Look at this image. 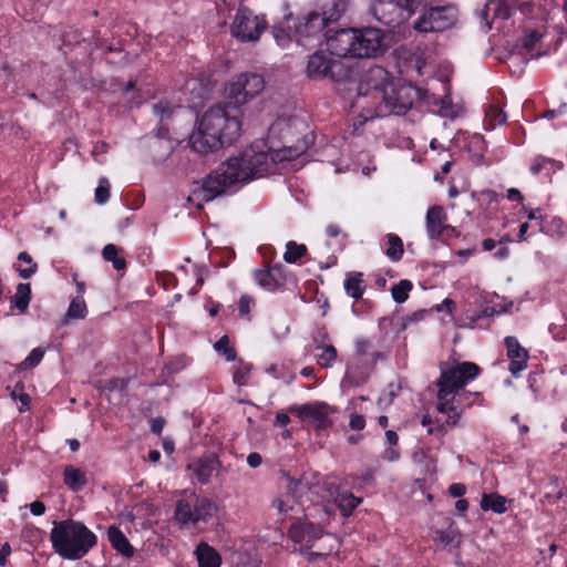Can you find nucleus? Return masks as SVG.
I'll list each match as a JSON object with an SVG mask.
<instances>
[{"mask_svg": "<svg viewBox=\"0 0 567 567\" xmlns=\"http://www.w3.org/2000/svg\"><path fill=\"white\" fill-rule=\"evenodd\" d=\"M122 93L126 96V105L131 109L140 106L144 101L141 91L136 89V82L133 80L125 84Z\"/></svg>", "mask_w": 567, "mask_h": 567, "instance_id": "nucleus-39", "label": "nucleus"}, {"mask_svg": "<svg viewBox=\"0 0 567 567\" xmlns=\"http://www.w3.org/2000/svg\"><path fill=\"white\" fill-rule=\"evenodd\" d=\"M373 348V343L370 339H359L355 342V352L359 355L370 354V350ZM374 360L383 358V354L379 351L371 352Z\"/></svg>", "mask_w": 567, "mask_h": 567, "instance_id": "nucleus-44", "label": "nucleus"}, {"mask_svg": "<svg viewBox=\"0 0 567 567\" xmlns=\"http://www.w3.org/2000/svg\"><path fill=\"white\" fill-rule=\"evenodd\" d=\"M240 116L241 110L231 102L210 107L189 136L192 150L205 155L233 144L240 136Z\"/></svg>", "mask_w": 567, "mask_h": 567, "instance_id": "nucleus-4", "label": "nucleus"}, {"mask_svg": "<svg viewBox=\"0 0 567 567\" xmlns=\"http://www.w3.org/2000/svg\"><path fill=\"white\" fill-rule=\"evenodd\" d=\"M550 163H551V158H548V157H545L542 155L536 156L530 166L532 174L537 175V174L542 173L543 171H547V174L549 175L550 173H549L548 164H550Z\"/></svg>", "mask_w": 567, "mask_h": 567, "instance_id": "nucleus-49", "label": "nucleus"}, {"mask_svg": "<svg viewBox=\"0 0 567 567\" xmlns=\"http://www.w3.org/2000/svg\"><path fill=\"white\" fill-rule=\"evenodd\" d=\"M440 377L436 386V410L445 415L443 424L430 429L429 434L442 437L447 427L458 425L464 411L473 405H483L481 392H471L465 386L482 372L480 365L471 361H442L439 364Z\"/></svg>", "mask_w": 567, "mask_h": 567, "instance_id": "nucleus-2", "label": "nucleus"}, {"mask_svg": "<svg viewBox=\"0 0 567 567\" xmlns=\"http://www.w3.org/2000/svg\"><path fill=\"white\" fill-rule=\"evenodd\" d=\"M326 235L329 238L337 239L340 246H344L348 240V234L337 224H329L326 227Z\"/></svg>", "mask_w": 567, "mask_h": 567, "instance_id": "nucleus-47", "label": "nucleus"}, {"mask_svg": "<svg viewBox=\"0 0 567 567\" xmlns=\"http://www.w3.org/2000/svg\"><path fill=\"white\" fill-rule=\"evenodd\" d=\"M456 10L451 6L432 7L425 10L414 22L419 32H442L454 25Z\"/></svg>", "mask_w": 567, "mask_h": 567, "instance_id": "nucleus-12", "label": "nucleus"}, {"mask_svg": "<svg viewBox=\"0 0 567 567\" xmlns=\"http://www.w3.org/2000/svg\"><path fill=\"white\" fill-rule=\"evenodd\" d=\"M357 39L352 47V58H377L385 51L384 32L378 28L355 29Z\"/></svg>", "mask_w": 567, "mask_h": 567, "instance_id": "nucleus-13", "label": "nucleus"}, {"mask_svg": "<svg viewBox=\"0 0 567 567\" xmlns=\"http://www.w3.org/2000/svg\"><path fill=\"white\" fill-rule=\"evenodd\" d=\"M324 534L326 532L320 524L300 517L288 528L289 538L295 544L300 545V553L306 555L309 563L326 558L338 547V540L333 538L334 544L322 546L319 551L311 550L315 543L321 539Z\"/></svg>", "mask_w": 567, "mask_h": 567, "instance_id": "nucleus-6", "label": "nucleus"}, {"mask_svg": "<svg viewBox=\"0 0 567 567\" xmlns=\"http://www.w3.org/2000/svg\"><path fill=\"white\" fill-rule=\"evenodd\" d=\"M82 39L83 38L78 30H70L64 32V34L62 35V43L64 45H72L75 43H80Z\"/></svg>", "mask_w": 567, "mask_h": 567, "instance_id": "nucleus-54", "label": "nucleus"}, {"mask_svg": "<svg viewBox=\"0 0 567 567\" xmlns=\"http://www.w3.org/2000/svg\"><path fill=\"white\" fill-rule=\"evenodd\" d=\"M110 198V184L107 179L103 178L100 181L99 186L95 188V202L104 204Z\"/></svg>", "mask_w": 567, "mask_h": 567, "instance_id": "nucleus-50", "label": "nucleus"}, {"mask_svg": "<svg viewBox=\"0 0 567 567\" xmlns=\"http://www.w3.org/2000/svg\"><path fill=\"white\" fill-rule=\"evenodd\" d=\"M31 300V286L30 284H19L17 286L16 295L12 297L13 306L20 310L25 311Z\"/></svg>", "mask_w": 567, "mask_h": 567, "instance_id": "nucleus-37", "label": "nucleus"}, {"mask_svg": "<svg viewBox=\"0 0 567 567\" xmlns=\"http://www.w3.org/2000/svg\"><path fill=\"white\" fill-rule=\"evenodd\" d=\"M187 467L193 471L200 484H207L221 467V462L216 454L209 453L195 460Z\"/></svg>", "mask_w": 567, "mask_h": 567, "instance_id": "nucleus-20", "label": "nucleus"}, {"mask_svg": "<svg viewBox=\"0 0 567 567\" xmlns=\"http://www.w3.org/2000/svg\"><path fill=\"white\" fill-rule=\"evenodd\" d=\"M63 482L70 491L81 492L87 484L86 473L73 465H66L63 470Z\"/></svg>", "mask_w": 567, "mask_h": 567, "instance_id": "nucleus-26", "label": "nucleus"}, {"mask_svg": "<svg viewBox=\"0 0 567 567\" xmlns=\"http://www.w3.org/2000/svg\"><path fill=\"white\" fill-rule=\"evenodd\" d=\"M507 198L509 200H516V202H519V203H523V200H524L523 194L519 192V189L514 188V187L509 188L507 190Z\"/></svg>", "mask_w": 567, "mask_h": 567, "instance_id": "nucleus-64", "label": "nucleus"}, {"mask_svg": "<svg viewBox=\"0 0 567 567\" xmlns=\"http://www.w3.org/2000/svg\"><path fill=\"white\" fill-rule=\"evenodd\" d=\"M271 507L277 511L281 522L287 519H297L298 515L302 512L300 502L287 488L286 494L275 497L271 502Z\"/></svg>", "mask_w": 567, "mask_h": 567, "instance_id": "nucleus-21", "label": "nucleus"}, {"mask_svg": "<svg viewBox=\"0 0 567 567\" xmlns=\"http://www.w3.org/2000/svg\"><path fill=\"white\" fill-rule=\"evenodd\" d=\"M449 493L452 497L461 498L466 493V486L462 483H453L449 487Z\"/></svg>", "mask_w": 567, "mask_h": 567, "instance_id": "nucleus-58", "label": "nucleus"}, {"mask_svg": "<svg viewBox=\"0 0 567 567\" xmlns=\"http://www.w3.org/2000/svg\"><path fill=\"white\" fill-rule=\"evenodd\" d=\"M497 313V310L494 307L487 306L483 310L476 312L471 317L472 322H476L483 318H491Z\"/></svg>", "mask_w": 567, "mask_h": 567, "instance_id": "nucleus-57", "label": "nucleus"}, {"mask_svg": "<svg viewBox=\"0 0 567 567\" xmlns=\"http://www.w3.org/2000/svg\"><path fill=\"white\" fill-rule=\"evenodd\" d=\"M458 236V230L454 226L446 224L441 230L440 238L437 240L446 241L453 238H457Z\"/></svg>", "mask_w": 567, "mask_h": 567, "instance_id": "nucleus-56", "label": "nucleus"}, {"mask_svg": "<svg viewBox=\"0 0 567 567\" xmlns=\"http://www.w3.org/2000/svg\"><path fill=\"white\" fill-rule=\"evenodd\" d=\"M507 115L498 105L491 104L485 110V125L487 130H493L506 122Z\"/></svg>", "mask_w": 567, "mask_h": 567, "instance_id": "nucleus-36", "label": "nucleus"}, {"mask_svg": "<svg viewBox=\"0 0 567 567\" xmlns=\"http://www.w3.org/2000/svg\"><path fill=\"white\" fill-rule=\"evenodd\" d=\"M164 423V419L162 417L153 419L151 423V431L159 435L163 431Z\"/></svg>", "mask_w": 567, "mask_h": 567, "instance_id": "nucleus-63", "label": "nucleus"}, {"mask_svg": "<svg viewBox=\"0 0 567 567\" xmlns=\"http://www.w3.org/2000/svg\"><path fill=\"white\" fill-rule=\"evenodd\" d=\"M2 70L6 72V83L14 84L25 83L29 81L31 65L29 63H9L3 62Z\"/></svg>", "mask_w": 567, "mask_h": 567, "instance_id": "nucleus-27", "label": "nucleus"}, {"mask_svg": "<svg viewBox=\"0 0 567 567\" xmlns=\"http://www.w3.org/2000/svg\"><path fill=\"white\" fill-rule=\"evenodd\" d=\"M118 254L120 249L113 244H107L102 250L104 260L112 262L116 270H124L126 268V261Z\"/></svg>", "mask_w": 567, "mask_h": 567, "instance_id": "nucleus-38", "label": "nucleus"}, {"mask_svg": "<svg viewBox=\"0 0 567 567\" xmlns=\"http://www.w3.org/2000/svg\"><path fill=\"white\" fill-rule=\"evenodd\" d=\"M173 105L167 100H161L153 105V112L161 121L167 120L173 114Z\"/></svg>", "mask_w": 567, "mask_h": 567, "instance_id": "nucleus-46", "label": "nucleus"}, {"mask_svg": "<svg viewBox=\"0 0 567 567\" xmlns=\"http://www.w3.org/2000/svg\"><path fill=\"white\" fill-rule=\"evenodd\" d=\"M515 7V0H488L482 11V19L485 20L488 29L495 19L507 20L511 18Z\"/></svg>", "mask_w": 567, "mask_h": 567, "instance_id": "nucleus-22", "label": "nucleus"}, {"mask_svg": "<svg viewBox=\"0 0 567 567\" xmlns=\"http://www.w3.org/2000/svg\"><path fill=\"white\" fill-rule=\"evenodd\" d=\"M330 30L324 23L320 12L311 11L302 18V21L296 27V34L298 41L308 38H323L326 40V33Z\"/></svg>", "mask_w": 567, "mask_h": 567, "instance_id": "nucleus-18", "label": "nucleus"}, {"mask_svg": "<svg viewBox=\"0 0 567 567\" xmlns=\"http://www.w3.org/2000/svg\"><path fill=\"white\" fill-rule=\"evenodd\" d=\"M262 463V457L259 453L257 452H251L248 454L247 456V464L252 467V468H256L258 466H260Z\"/></svg>", "mask_w": 567, "mask_h": 567, "instance_id": "nucleus-62", "label": "nucleus"}, {"mask_svg": "<svg viewBox=\"0 0 567 567\" xmlns=\"http://www.w3.org/2000/svg\"><path fill=\"white\" fill-rule=\"evenodd\" d=\"M305 128V123L296 116L278 117L270 125L267 135L269 148L277 152L276 157L254 147L245 150L238 156L229 158L223 172L209 174L200 183H194L187 200L197 209H203L205 203L214 200L231 186L274 172L277 159L291 161L300 156L309 146Z\"/></svg>", "mask_w": 567, "mask_h": 567, "instance_id": "nucleus-1", "label": "nucleus"}, {"mask_svg": "<svg viewBox=\"0 0 567 567\" xmlns=\"http://www.w3.org/2000/svg\"><path fill=\"white\" fill-rule=\"evenodd\" d=\"M52 549L61 558L80 560L97 546V536L83 522L54 520L50 532Z\"/></svg>", "mask_w": 567, "mask_h": 567, "instance_id": "nucleus-5", "label": "nucleus"}, {"mask_svg": "<svg viewBox=\"0 0 567 567\" xmlns=\"http://www.w3.org/2000/svg\"><path fill=\"white\" fill-rule=\"evenodd\" d=\"M506 497L498 493L484 494L481 501V508L483 511H492L496 514H504L507 512Z\"/></svg>", "mask_w": 567, "mask_h": 567, "instance_id": "nucleus-33", "label": "nucleus"}, {"mask_svg": "<svg viewBox=\"0 0 567 567\" xmlns=\"http://www.w3.org/2000/svg\"><path fill=\"white\" fill-rule=\"evenodd\" d=\"M419 6V0H377L372 13L382 24L395 28L408 21Z\"/></svg>", "mask_w": 567, "mask_h": 567, "instance_id": "nucleus-9", "label": "nucleus"}, {"mask_svg": "<svg viewBox=\"0 0 567 567\" xmlns=\"http://www.w3.org/2000/svg\"><path fill=\"white\" fill-rule=\"evenodd\" d=\"M198 567H220L221 557L219 553L205 542L197 545L195 549Z\"/></svg>", "mask_w": 567, "mask_h": 567, "instance_id": "nucleus-25", "label": "nucleus"}, {"mask_svg": "<svg viewBox=\"0 0 567 567\" xmlns=\"http://www.w3.org/2000/svg\"><path fill=\"white\" fill-rule=\"evenodd\" d=\"M214 349L220 355H224L228 362L235 361L237 358L236 349L230 344V340L226 334L215 342Z\"/></svg>", "mask_w": 567, "mask_h": 567, "instance_id": "nucleus-42", "label": "nucleus"}, {"mask_svg": "<svg viewBox=\"0 0 567 567\" xmlns=\"http://www.w3.org/2000/svg\"><path fill=\"white\" fill-rule=\"evenodd\" d=\"M346 0H332L324 7V10L320 13L324 23L328 28H332V24L337 23L347 10Z\"/></svg>", "mask_w": 567, "mask_h": 567, "instance_id": "nucleus-29", "label": "nucleus"}, {"mask_svg": "<svg viewBox=\"0 0 567 567\" xmlns=\"http://www.w3.org/2000/svg\"><path fill=\"white\" fill-rule=\"evenodd\" d=\"M415 96L412 84L394 80L384 68L377 65L368 70L364 81L360 83L357 103L365 109V118L384 117L405 114Z\"/></svg>", "mask_w": 567, "mask_h": 567, "instance_id": "nucleus-3", "label": "nucleus"}, {"mask_svg": "<svg viewBox=\"0 0 567 567\" xmlns=\"http://www.w3.org/2000/svg\"><path fill=\"white\" fill-rule=\"evenodd\" d=\"M249 372H250V367H248V365L238 368L234 372V382L237 385H245L247 383V378H248Z\"/></svg>", "mask_w": 567, "mask_h": 567, "instance_id": "nucleus-55", "label": "nucleus"}, {"mask_svg": "<svg viewBox=\"0 0 567 567\" xmlns=\"http://www.w3.org/2000/svg\"><path fill=\"white\" fill-rule=\"evenodd\" d=\"M317 363L321 368H331L337 360L338 352L332 344H317L316 346Z\"/></svg>", "mask_w": 567, "mask_h": 567, "instance_id": "nucleus-34", "label": "nucleus"}, {"mask_svg": "<svg viewBox=\"0 0 567 567\" xmlns=\"http://www.w3.org/2000/svg\"><path fill=\"white\" fill-rule=\"evenodd\" d=\"M346 293L359 300L362 298L365 291V285L363 280V274L359 271L348 272L343 282Z\"/></svg>", "mask_w": 567, "mask_h": 567, "instance_id": "nucleus-28", "label": "nucleus"}, {"mask_svg": "<svg viewBox=\"0 0 567 567\" xmlns=\"http://www.w3.org/2000/svg\"><path fill=\"white\" fill-rule=\"evenodd\" d=\"M254 299L248 295H243L238 301V312L241 318H247L250 313V307Z\"/></svg>", "mask_w": 567, "mask_h": 567, "instance_id": "nucleus-52", "label": "nucleus"}, {"mask_svg": "<svg viewBox=\"0 0 567 567\" xmlns=\"http://www.w3.org/2000/svg\"><path fill=\"white\" fill-rule=\"evenodd\" d=\"M361 502L362 498L354 496L351 492H340L334 498L336 505L344 517L351 516Z\"/></svg>", "mask_w": 567, "mask_h": 567, "instance_id": "nucleus-31", "label": "nucleus"}, {"mask_svg": "<svg viewBox=\"0 0 567 567\" xmlns=\"http://www.w3.org/2000/svg\"><path fill=\"white\" fill-rule=\"evenodd\" d=\"M522 210L526 212L527 220H544L543 216L540 215V208H529L523 205Z\"/></svg>", "mask_w": 567, "mask_h": 567, "instance_id": "nucleus-59", "label": "nucleus"}, {"mask_svg": "<svg viewBox=\"0 0 567 567\" xmlns=\"http://www.w3.org/2000/svg\"><path fill=\"white\" fill-rule=\"evenodd\" d=\"M540 39L542 34L536 30H533L523 37L522 47L527 51H532L540 41Z\"/></svg>", "mask_w": 567, "mask_h": 567, "instance_id": "nucleus-51", "label": "nucleus"}, {"mask_svg": "<svg viewBox=\"0 0 567 567\" xmlns=\"http://www.w3.org/2000/svg\"><path fill=\"white\" fill-rule=\"evenodd\" d=\"M289 411L301 420H309L316 429L326 430L332 426L330 414L334 413L336 409L326 402H313L292 405Z\"/></svg>", "mask_w": 567, "mask_h": 567, "instance_id": "nucleus-14", "label": "nucleus"}, {"mask_svg": "<svg viewBox=\"0 0 567 567\" xmlns=\"http://www.w3.org/2000/svg\"><path fill=\"white\" fill-rule=\"evenodd\" d=\"M267 28V21L264 17L255 16L254 12L239 6L230 27L231 34L243 41H257Z\"/></svg>", "mask_w": 567, "mask_h": 567, "instance_id": "nucleus-10", "label": "nucleus"}, {"mask_svg": "<svg viewBox=\"0 0 567 567\" xmlns=\"http://www.w3.org/2000/svg\"><path fill=\"white\" fill-rule=\"evenodd\" d=\"M43 355L44 350H42L41 348L38 347L32 349L28 357L21 362V369H32L37 367L43 359Z\"/></svg>", "mask_w": 567, "mask_h": 567, "instance_id": "nucleus-45", "label": "nucleus"}, {"mask_svg": "<svg viewBox=\"0 0 567 567\" xmlns=\"http://www.w3.org/2000/svg\"><path fill=\"white\" fill-rule=\"evenodd\" d=\"M384 254L392 262H398L402 259L404 254L403 241L395 234H386L384 236Z\"/></svg>", "mask_w": 567, "mask_h": 567, "instance_id": "nucleus-30", "label": "nucleus"}, {"mask_svg": "<svg viewBox=\"0 0 567 567\" xmlns=\"http://www.w3.org/2000/svg\"><path fill=\"white\" fill-rule=\"evenodd\" d=\"M45 504L41 501H34L30 504V511L34 516H41L45 513Z\"/></svg>", "mask_w": 567, "mask_h": 567, "instance_id": "nucleus-61", "label": "nucleus"}, {"mask_svg": "<svg viewBox=\"0 0 567 567\" xmlns=\"http://www.w3.org/2000/svg\"><path fill=\"white\" fill-rule=\"evenodd\" d=\"M265 87V80L257 73H241L236 75L226 87L227 97L233 105L245 104L258 95Z\"/></svg>", "mask_w": 567, "mask_h": 567, "instance_id": "nucleus-11", "label": "nucleus"}, {"mask_svg": "<svg viewBox=\"0 0 567 567\" xmlns=\"http://www.w3.org/2000/svg\"><path fill=\"white\" fill-rule=\"evenodd\" d=\"M504 344L506 348V355L509 359L508 371L513 377L517 378L520 372L527 368L529 353L520 346L516 337H506L504 339Z\"/></svg>", "mask_w": 567, "mask_h": 567, "instance_id": "nucleus-19", "label": "nucleus"}, {"mask_svg": "<svg viewBox=\"0 0 567 567\" xmlns=\"http://www.w3.org/2000/svg\"><path fill=\"white\" fill-rule=\"evenodd\" d=\"M426 233L430 239H439L440 233L447 224L445 209L440 205L431 206L425 216Z\"/></svg>", "mask_w": 567, "mask_h": 567, "instance_id": "nucleus-23", "label": "nucleus"}, {"mask_svg": "<svg viewBox=\"0 0 567 567\" xmlns=\"http://www.w3.org/2000/svg\"><path fill=\"white\" fill-rule=\"evenodd\" d=\"M307 254V247L303 244H297L293 240H290L286 245V251L284 254V259L288 264H295L299 259H301Z\"/></svg>", "mask_w": 567, "mask_h": 567, "instance_id": "nucleus-40", "label": "nucleus"}, {"mask_svg": "<svg viewBox=\"0 0 567 567\" xmlns=\"http://www.w3.org/2000/svg\"><path fill=\"white\" fill-rule=\"evenodd\" d=\"M413 284L409 279H402L391 288V295L396 303H403L408 300Z\"/></svg>", "mask_w": 567, "mask_h": 567, "instance_id": "nucleus-41", "label": "nucleus"}, {"mask_svg": "<svg viewBox=\"0 0 567 567\" xmlns=\"http://www.w3.org/2000/svg\"><path fill=\"white\" fill-rule=\"evenodd\" d=\"M217 512L216 504L207 497H195L194 501L179 499L176 503L174 519L179 528L207 523Z\"/></svg>", "mask_w": 567, "mask_h": 567, "instance_id": "nucleus-8", "label": "nucleus"}, {"mask_svg": "<svg viewBox=\"0 0 567 567\" xmlns=\"http://www.w3.org/2000/svg\"><path fill=\"white\" fill-rule=\"evenodd\" d=\"M18 260L20 264L14 268L22 279H29L38 271V264L33 261L29 252L21 251L18 255Z\"/></svg>", "mask_w": 567, "mask_h": 567, "instance_id": "nucleus-35", "label": "nucleus"}, {"mask_svg": "<svg viewBox=\"0 0 567 567\" xmlns=\"http://www.w3.org/2000/svg\"><path fill=\"white\" fill-rule=\"evenodd\" d=\"M131 382L130 378H112L105 382L104 390L109 392L125 391Z\"/></svg>", "mask_w": 567, "mask_h": 567, "instance_id": "nucleus-48", "label": "nucleus"}, {"mask_svg": "<svg viewBox=\"0 0 567 567\" xmlns=\"http://www.w3.org/2000/svg\"><path fill=\"white\" fill-rule=\"evenodd\" d=\"M357 39L355 29H339L333 28L326 33V43L328 51L338 58H352V47Z\"/></svg>", "mask_w": 567, "mask_h": 567, "instance_id": "nucleus-17", "label": "nucleus"}, {"mask_svg": "<svg viewBox=\"0 0 567 567\" xmlns=\"http://www.w3.org/2000/svg\"><path fill=\"white\" fill-rule=\"evenodd\" d=\"M107 538L111 546L121 555L130 558L134 555V548L120 527L112 525L107 529Z\"/></svg>", "mask_w": 567, "mask_h": 567, "instance_id": "nucleus-24", "label": "nucleus"}, {"mask_svg": "<svg viewBox=\"0 0 567 567\" xmlns=\"http://www.w3.org/2000/svg\"><path fill=\"white\" fill-rule=\"evenodd\" d=\"M86 313V303L82 297L78 296L70 302L66 317L71 319H84Z\"/></svg>", "mask_w": 567, "mask_h": 567, "instance_id": "nucleus-43", "label": "nucleus"}, {"mask_svg": "<svg viewBox=\"0 0 567 567\" xmlns=\"http://www.w3.org/2000/svg\"><path fill=\"white\" fill-rule=\"evenodd\" d=\"M256 282L265 290L276 292L285 289L288 271L280 262L254 271Z\"/></svg>", "mask_w": 567, "mask_h": 567, "instance_id": "nucleus-15", "label": "nucleus"}, {"mask_svg": "<svg viewBox=\"0 0 567 567\" xmlns=\"http://www.w3.org/2000/svg\"><path fill=\"white\" fill-rule=\"evenodd\" d=\"M567 226L561 218L554 217L549 221L540 220L539 233H543L555 239H563L566 235Z\"/></svg>", "mask_w": 567, "mask_h": 567, "instance_id": "nucleus-32", "label": "nucleus"}, {"mask_svg": "<svg viewBox=\"0 0 567 567\" xmlns=\"http://www.w3.org/2000/svg\"><path fill=\"white\" fill-rule=\"evenodd\" d=\"M349 75L344 63L328 50H317L308 56L306 76L313 81L342 82Z\"/></svg>", "mask_w": 567, "mask_h": 567, "instance_id": "nucleus-7", "label": "nucleus"}, {"mask_svg": "<svg viewBox=\"0 0 567 567\" xmlns=\"http://www.w3.org/2000/svg\"><path fill=\"white\" fill-rule=\"evenodd\" d=\"M11 553H12V548L9 543H4L0 547V567L6 566V564L8 561V557L11 555Z\"/></svg>", "mask_w": 567, "mask_h": 567, "instance_id": "nucleus-60", "label": "nucleus"}, {"mask_svg": "<svg viewBox=\"0 0 567 567\" xmlns=\"http://www.w3.org/2000/svg\"><path fill=\"white\" fill-rule=\"evenodd\" d=\"M287 488L298 501L306 498L311 503L318 502L321 497L320 492L322 491L319 476L306 473L298 480L289 478Z\"/></svg>", "mask_w": 567, "mask_h": 567, "instance_id": "nucleus-16", "label": "nucleus"}, {"mask_svg": "<svg viewBox=\"0 0 567 567\" xmlns=\"http://www.w3.org/2000/svg\"><path fill=\"white\" fill-rule=\"evenodd\" d=\"M349 427L353 431H362L365 427V417L355 412L350 414Z\"/></svg>", "mask_w": 567, "mask_h": 567, "instance_id": "nucleus-53", "label": "nucleus"}]
</instances>
